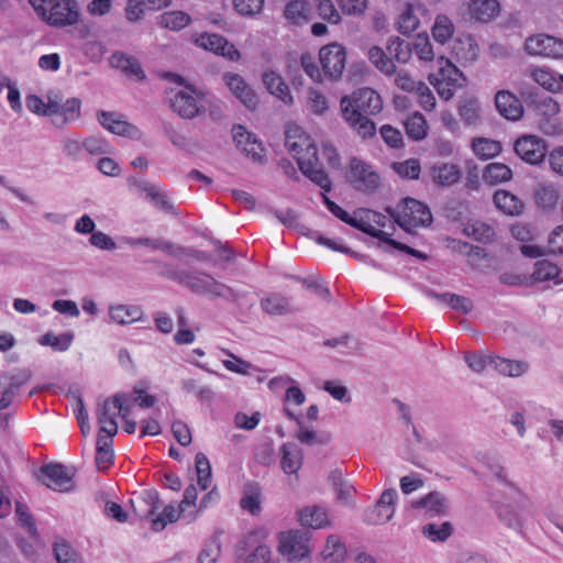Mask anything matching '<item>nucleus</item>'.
<instances>
[{
	"instance_id": "obj_1",
	"label": "nucleus",
	"mask_w": 563,
	"mask_h": 563,
	"mask_svg": "<svg viewBox=\"0 0 563 563\" xmlns=\"http://www.w3.org/2000/svg\"><path fill=\"white\" fill-rule=\"evenodd\" d=\"M342 118L349 126L361 137H373L376 125L369 119L383 110L382 97L372 88L363 87L340 100Z\"/></svg>"
},
{
	"instance_id": "obj_2",
	"label": "nucleus",
	"mask_w": 563,
	"mask_h": 563,
	"mask_svg": "<svg viewBox=\"0 0 563 563\" xmlns=\"http://www.w3.org/2000/svg\"><path fill=\"white\" fill-rule=\"evenodd\" d=\"M285 145L296 158L301 173L324 191L331 190L328 174L319 167L318 152L312 140L299 129L286 131Z\"/></svg>"
},
{
	"instance_id": "obj_3",
	"label": "nucleus",
	"mask_w": 563,
	"mask_h": 563,
	"mask_svg": "<svg viewBox=\"0 0 563 563\" xmlns=\"http://www.w3.org/2000/svg\"><path fill=\"white\" fill-rule=\"evenodd\" d=\"M35 12L51 26L73 25L79 20L75 0H29Z\"/></svg>"
},
{
	"instance_id": "obj_4",
	"label": "nucleus",
	"mask_w": 563,
	"mask_h": 563,
	"mask_svg": "<svg viewBox=\"0 0 563 563\" xmlns=\"http://www.w3.org/2000/svg\"><path fill=\"white\" fill-rule=\"evenodd\" d=\"M386 211L406 231H410L412 228L429 225L432 222L429 208L413 198H405L396 209L388 207Z\"/></svg>"
},
{
	"instance_id": "obj_5",
	"label": "nucleus",
	"mask_w": 563,
	"mask_h": 563,
	"mask_svg": "<svg viewBox=\"0 0 563 563\" xmlns=\"http://www.w3.org/2000/svg\"><path fill=\"white\" fill-rule=\"evenodd\" d=\"M309 533L301 530H289L279 534L280 554L289 561L302 560L310 553Z\"/></svg>"
},
{
	"instance_id": "obj_6",
	"label": "nucleus",
	"mask_w": 563,
	"mask_h": 563,
	"mask_svg": "<svg viewBox=\"0 0 563 563\" xmlns=\"http://www.w3.org/2000/svg\"><path fill=\"white\" fill-rule=\"evenodd\" d=\"M319 60L325 77L339 80L346 64L345 48L338 43H331L321 47Z\"/></svg>"
},
{
	"instance_id": "obj_7",
	"label": "nucleus",
	"mask_w": 563,
	"mask_h": 563,
	"mask_svg": "<svg viewBox=\"0 0 563 563\" xmlns=\"http://www.w3.org/2000/svg\"><path fill=\"white\" fill-rule=\"evenodd\" d=\"M41 471L44 476L43 484H45L48 488L57 492H69L74 489V468L55 463L42 466Z\"/></svg>"
},
{
	"instance_id": "obj_8",
	"label": "nucleus",
	"mask_w": 563,
	"mask_h": 563,
	"mask_svg": "<svg viewBox=\"0 0 563 563\" xmlns=\"http://www.w3.org/2000/svg\"><path fill=\"white\" fill-rule=\"evenodd\" d=\"M529 55L559 58L563 56V40L547 34L529 36L525 42Z\"/></svg>"
},
{
	"instance_id": "obj_9",
	"label": "nucleus",
	"mask_w": 563,
	"mask_h": 563,
	"mask_svg": "<svg viewBox=\"0 0 563 563\" xmlns=\"http://www.w3.org/2000/svg\"><path fill=\"white\" fill-rule=\"evenodd\" d=\"M517 155L531 165H538L547 156L548 148L545 142L536 135H522L514 145Z\"/></svg>"
},
{
	"instance_id": "obj_10",
	"label": "nucleus",
	"mask_w": 563,
	"mask_h": 563,
	"mask_svg": "<svg viewBox=\"0 0 563 563\" xmlns=\"http://www.w3.org/2000/svg\"><path fill=\"white\" fill-rule=\"evenodd\" d=\"M350 181L355 189L372 191L379 185V176L372 167L358 158L350 161Z\"/></svg>"
},
{
	"instance_id": "obj_11",
	"label": "nucleus",
	"mask_w": 563,
	"mask_h": 563,
	"mask_svg": "<svg viewBox=\"0 0 563 563\" xmlns=\"http://www.w3.org/2000/svg\"><path fill=\"white\" fill-rule=\"evenodd\" d=\"M185 88L177 91L170 99V108L183 119H192L201 112L197 100L200 95L190 85H185Z\"/></svg>"
},
{
	"instance_id": "obj_12",
	"label": "nucleus",
	"mask_w": 563,
	"mask_h": 563,
	"mask_svg": "<svg viewBox=\"0 0 563 563\" xmlns=\"http://www.w3.org/2000/svg\"><path fill=\"white\" fill-rule=\"evenodd\" d=\"M396 496L397 492L394 488L384 490L374 507L366 511L365 521L369 525L388 522L395 514Z\"/></svg>"
},
{
	"instance_id": "obj_13",
	"label": "nucleus",
	"mask_w": 563,
	"mask_h": 563,
	"mask_svg": "<svg viewBox=\"0 0 563 563\" xmlns=\"http://www.w3.org/2000/svg\"><path fill=\"white\" fill-rule=\"evenodd\" d=\"M99 123L113 134L120 136H128L131 139H139L141 136L140 130L124 120L122 114L109 111H99L97 113Z\"/></svg>"
},
{
	"instance_id": "obj_14",
	"label": "nucleus",
	"mask_w": 563,
	"mask_h": 563,
	"mask_svg": "<svg viewBox=\"0 0 563 563\" xmlns=\"http://www.w3.org/2000/svg\"><path fill=\"white\" fill-rule=\"evenodd\" d=\"M196 43L203 49L221 55L229 60H238L241 57L240 52L232 43H229L227 38L216 33H203L196 40Z\"/></svg>"
},
{
	"instance_id": "obj_15",
	"label": "nucleus",
	"mask_w": 563,
	"mask_h": 563,
	"mask_svg": "<svg viewBox=\"0 0 563 563\" xmlns=\"http://www.w3.org/2000/svg\"><path fill=\"white\" fill-rule=\"evenodd\" d=\"M443 79L437 80L434 87L439 96L444 100H450L454 96V90L465 86L466 78L454 65L446 60V67L441 68Z\"/></svg>"
},
{
	"instance_id": "obj_16",
	"label": "nucleus",
	"mask_w": 563,
	"mask_h": 563,
	"mask_svg": "<svg viewBox=\"0 0 563 563\" xmlns=\"http://www.w3.org/2000/svg\"><path fill=\"white\" fill-rule=\"evenodd\" d=\"M223 79L235 98L247 109L254 110L256 108L258 102L257 96L242 76L227 73L223 75Z\"/></svg>"
},
{
	"instance_id": "obj_17",
	"label": "nucleus",
	"mask_w": 563,
	"mask_h": 563,
	"mask_svg": "<svg viewBox=\"0 0 563 563\" xmlns=\"http://www.w3.org/2000/svg\"><path fill=\"white\" fill-rule=\"evenodd\" d=\"M233 140L238 148L252 157L255 162H262L264 157V147L254 134L246 131L242 125L233 128Z\"/></svg>"
},
{
	"instance_id": "obj_18",
	"label": "nucleus",
	"mask_w": 563,
	"mask_h": 563,
	"mask_svg": "<svg viewBox=\"0 0 563 563\" xmlns=\"http://www.w3.org/2000/svg\"><path fill=\"white\" fill-rule=\"evenodd\" d=\"M495 104L500 115L510 121L519 120L523 114L521 101L509 90H500L495 96Z\"/></svg>"
},
{
	"instance_id": "obj_19",
	"label": "nucleus",
	"mask_w": 563,
	"mask_h": 563,
	"mask_svg": "<svg viewBox=\"0 0 563 563\" xmlns=\"http://www.w3.org/2000/svg\"><path fill=\"white\" fill-rule=\"evenodd\" d=\"M143 317L142 308L135 305H114L109 307L110 320L121 325L142 321Z\"/></svg>"
},
{
	"instance_id": "obj_20",
	"label": "nucleus",
	"mask_w": 563,
	"mask_h": 563,
	"mask_svg": "<svg viewBox=\"0 0 563 563\" xmlns=\"http://www.w3.org/2000/svg\"><path fill=\"white\" fill-rule=\"evenodd\" d=\"M300 523L312 529H322L331 526L327 511L318 505L306 506L299 510Z\"/></svg>"
},
{
	"instance_id": "obj_21",
	"label": "nucleus",
	"mask_w": 563,
	"mask_h": 563,
	"mask_svg": "<svg viewBox=\"0 0 563 563\" xmlns=\"http://www.w3.org/2000/svg\"><path fill=\"white\" fill-rule=\"evenodd\" d=\"M415 508H423L424 515L429 518L445 515L448 511V500L439 492H432L426 497L412 503Z\"/></svg>"
},
{
	"instance_id": "obj_22",
	"label": "nucleus",
	"mask_w": 563,
	"mask_h": 563,
	"mask_svg": "<svg viewBox=\"0 0 563 563\" xmlns=\"http://www.w3.org/2000/svg\"><path fill=\"white\" fill-rule=\"evenodd\" d=\"M347 554L346 545L339 534H329L321 551V556L327 563H342Z\"/></svg>"
},
{
	"instance_id": "obj_23",
	"label": "nucleus",
	"mask_w": 563,
	"mask_h": 563,
	"mask_svg": "<svg viewBox=\"0 0 563 563\" xmlns=\"http://www.w3.org/2000/svg\"><path fill=\"white\" fill-rule=\"evenodd\" d=\"M110 63L113 67L123 71L126 76L135 77L137 80H144L145 74L139 60L124 53L117 52L112 54Z\"/></svg>"
},
{
	"instance_id": "obj_24",
	"label": "nucleus",
	"mask_w": 563,
	"mask_h": 563,
	"mask_svg": "<svg viewBox=\"0 0 563 563\" xmlns=\"http://www.w3.org/2000/svg\"><path fill=\"white\" fill-rule=\"evenodd\" d=\"M285 19L294 25L307 24L311 19V8L306 0H291L284 9Z\"/></svg>"
},
{
	"instance_id": "obj_25",
	"label": "nucleus",
	"mask_w": 563,
	"mask_h": 563,
	"mask_svg": "<svg viewBox=\"0 0 563 563\" xmlns=\"http://www.w3.org/2000/svg\"><path fill=\"white\" fill-rule=\"evenodd\" d=\"M263 84L273 96L280 99L286 104L292 103L288 86L285 84L280 75L275 71H266L263 74Z\"/></svg>"
},
{
	"instance_id": "obj_26",
	"label": "nucleus",
	"mask_w": 563,
	"mask_h": 563,
	"mask_svg": "<svg viewBox=\"0 0 563 563\" xmlns=\"http://www.w3.org/2000/svg\"><path fill=\"white\" fill-rule=\"evenodd\" d=\"M262 310L271 317L288 314L292 311L289 299L274 292L261 299Z\"/></svg>"
},
{
	"instance_id": "obj_27",
	"label": "nucleus",
	"mask_w": 563,
	"mask_h": 563,
	"mask_svg": "<svg viewBox=\"0 0 563 563\" xmlns=\"http://www.w3.org/2000/svg\"><path fill=\"white\" fill-rule=\"evenodd\" d=\"M493 199L496 207L507 214L519 216L525 210L523 201L509 191L497 190Z\"/></svg>"
},
{
	"instance_id": "obj_28",
	"label": "nucleus",
	"mask_w": 563,
	"mask_h": 563,
	"mask_svg": "<svg viewBox=\"0 0 563 563\" xmlns=\"http://www.w3.org/2000/svg\"><path fill=\"white\" fill-rule=\"evenodd\" d=\"M280 465L286 474H296L302 464V452L292 444L285 443L280 448Z\"/></svg>"
},
{
	"instance_id": "obj_29",
	"label": "nucleus",
	"mask_w": 563,
	"mask_h": 563,
	"mask_svg": "<svg viewBox=\"0 0 563 563\" xmlns=\"http://www.w3.org/2000/svg\"><path fill=\"white\" fill-rule=\"evenodd\" d=\"M172 277L191 291L200 295L205 288V282L207 283L205 278H209L210 274L199 271H180L174 273Z\"/></svg>"
},
{
	"instance_id": "obj_30",
	"label": "nucleus",
	"mask_w": 563,
	"mask_h": 563,
	"mask_svg": "<svg viewBox=\"0 0 563 563\" xmlns=\"http://www.w3.org/2000/svg\"><path fill=\"white\" fill-rule=\"evenodd\" d=\"M351 227L378 239L380 242L388 243L390 240V233H387L380 229L375 228L374 225H369L367 219L364 213V209H358L354 212V216L351 217L350 223Z\"/></svg>"
},
{
	"instance_id": "obj_31",
	"label": "nucleus",
	"mask_w": 563,
	"mask_h": 563,
	"mask_svg": "<svg viewBox=\"0 0 563 563\" xmlns=\"http://www.w3.org/2000/svg\"><path fill=\"white\" fill-rule=\"evenodd\" d=\"M498 0H472L470 3V13L477 21H489L498 13Z\"/></svg>"
},
{
	"instance_id": "obj_32",
	"label": "nucleus",
	"mask_w": 563,
	"mask_h": 563,
	"mask_svg": "<svg viewBox=\"0 0 563 563\" xmlns=\"http://www.w3.org/2000/svg\"><path fill=\"white\" fill-rule=\"evenodd\" d=\"M432 179L441 186H451L459 181L461 173L454 164H441L432 167Z\"/></svg>"
},
{
	"instance_id": "obj_33",
	"label": "nucleus",
	"mask_w": 563,
	"mask_h": 563,
	"mask_svg": "<svg viewBox=\"0 0 563 563\" xmlns=\"http://www.w3.org/2000/svg\"><path fill=\"white\" fill-rule=\"evenodd\" d=\"M369 62L384 75L393 76L396 74V65L393 58L388 57L379 46H372L368 51Z\"/></svg>"
},
{
	"instance_id": "obj_34",
	"label": "nucleus",
	"mask_w": 563,
	"mask_h": 563,
	"mask_svg": "<svg viewBox=\"0 0 563 563\" xmlns=\"http://www.w3.org/2000/svg\"><path fill=\"white\" fill-rule=\"evenodd\" d=\"M463 232L465 235L482 243L492 242L495 238L494 228L478 220L467 222L464 225Z\"/></svg>"
},
{
	"instance_id": "obj_35",
	"label": "nucleus",
	"mask_w": 563,
	"mask_h": 563,
	"mask_svg": "<svg viewBox=\"0 0 563 563\" xmlns=\"http://www.w3.org/2000/svg\"><path fill=\"white\" fill-rule=\"evenodd\" d=\"M243 510L252 515H258L261 511V488L256 483H250L244 488V495L240 500Z\"/></svg>"
},
{
	"instance_id": "obj_36",
	"label": "nucleus",
	"mask_w": 563,
	"mask_h": 563,
	"mask_svg": "<svg viewBox=\"0 0 563 563\" xmlns=\"http://www.w3.org/2000/svg\"><path fill=\"white\" fill-rule=\"evenodd\" d=\"M459 114L465 124H475L479 119V103L475 97L464 96L459 101Z\"/></svg>"
},
{
	"instance_id": "obj_37",
	"label": "nucleus",
	"mask_w": 563,
	"mask_h": 563,
	"mask_svg": "<svg viewBox=\"0 0 563 563\" xmlns=\"http://www.w3.org/2000/svg\"><path fill=\"white\" fill-rule=\"evenodd\" d=\"M386 48L391 56L390 58H394L401 64L408 63L412 55V47L410 43L398 36L390 37L387 42Z\"/></svg>"
},
{
	"instance_id": "obj_38",
	"label": "nucleus",
	"mask_w": 563,
	"mask_h": 563,
	"mask_svg": "<svg viewBox=\"0 0 563 563\" xmlns=\"http://www.w3.org/2000/svg\"><path fill=\"white\" fill-rule=\"evenodd\" d=\"M512 178V170L503 163L488 164L483 173V179L489 185L508 181Z\"/></svg>"
},
{
	"instance_id": "obj_39",
	"label": "nucleus",
	"mask_w": 563,
	"mask_h": 563,
	"mask_svg": "<svg viewBox=\"0 0 563 563\" xmlns=\"http://www.w3.org/2000/svg\"><path fill=\"white\" fill-rule=\"evenodd\" d=\"M494 368L501 375L519 377L528 371V364L520 361H511L495 356Z\"/></svg>"
},
{
	"instance_id": "obj_40",
	"label": "nucleus",
	"mask_w": 563,
	"mask_h": 563,
	"mask_svg": "<svg viewBox=\"0 0 563 563\" xmlns=\"http://www.w3.org/2000/svg\"><path fill=\"white\" fill-rule=\"evenodd\" d=\"M205 288L200 295H209L213 298H232L236 300L239 298V292L234 291L231 287L217 280L214 277L210 275L209 278H205Z\"/></svg>"
},
{
	"instance_id": "obj_41",
	"label": "nucleus",
	"mask_w": 563,
	"mask_h": 563,
	"mask_svg": "<svg viewBox=\"0 0 563 563\" xmlns=\"http://www.w3.org/2000/svg\"><path fill=\"white\" fill-rule=\"evenodd\" d=\"M112 439L109 435L98 434L96 464L99 470H106L112 462Z\"/></svg>"
},
{
	"instance_id": "obj_42",
	"label": "nucleus",
	"mask_w": 563,
	"mask_h": 563,
	"mask_svg": "<svg viewBox=\"0 0 563 563\" xmlns=\"http://www.w3.org/2000/svg\"><path fill=\"white\" fill-rule=\"evenodd\" d=\"M453 52L459 60L466 63H474L478 57V46L471 37L457 40L453 46Z\"/></svg>"
},
{
	"instance_id": "obj_43",
	"label": "nucleus",
	"mask_w": 563,
	"mask_h": 563,
	"mask_svg": "<svg viewBox=\"0 0 563 563\" xmlns=\"http://www.w3.org/2000/svg\"><path fill=\"white\" fill-rule=\"evenodd\" d=\"M190 21V16L183 11H169L159 15V25L174 31L186 27Z\"/></svg>"
},
{
	"instance_id": "obj_44",
	"label": "nucleus",
	"mask_w": 563,
	"mask_h": 563,
	"mask_svg": "<svg viewBox=\"0 0 563 563\" xmlns=\"http://www.w3.org/2000/svg\"><path fill=\"white\" fill-rule=\"evenodd\" d=\"M453 33L454 25L452 21L446 15H438L432 27L434 41L444 44L452 37Z\"/></svg>"
},
{
	"instance_id": "obj_45",
	"label": "nucleus",
	"mask_w": 563,
	"mask_h": 563,
	"mask_svg": "<svg viewBox=\"0 0 563 563\" xmlns=\"http://www.w3.org/2000/svg\"><path fill=\"white\" fill-rule=\"evenodd\" d=\"M407 135L415 140L420 141L427 135V122L421 113L416 112L405 121Z\"/></svg>"
},
{
	"instance_id": "obj_46",
	"label": "nucleus",
	"mask_w": 563,
	"mask_h": 563,
	"mask_svg": "<svg viewBox=\"0 0 563 563\" xmlns=\"http://www.w3.org/2000/svg\"><path fill=\"white\" fill-rule=\"evenodd\" d=\"M422 534L432 542H443L453 532V527L450 522L441 525L428 523L422 527Z\"/></svg>"
},
{
	"instance_id": "obj_47",
	"label": "nucleus",
	"mask_w": 563,
	"mask_h": 563,
	"mask_svg": "<svg viewBox=\"0 0 563 563\" xmlns=\"http://www.w3.org/2000/svg\"><path fill=\"white\" fill-rule=\"evenodd\" d=\"M473 151L482 159H488L498 155L501 151V145L498 141L488 139H477L473 141Z\"/></svg>"
},
{
	"instance_id": "obj_48",
	"label": "nucleus",
	"mask_w": 563,
	"mask_h": 563,
	"mask_svg": "<svg viewBox=\"0 0 563 563\" xmlns=\"http://www.w3.org/2000/svg\"><path fill=\"white\" fill-rule=\"evenodd\" d=\"M197 481L201 489L206 490L211 484V466L205 453L196 454Z\"/></svg>"
},
{
	"instance_id": "obj_49",
	"label": "nucleus",
	"mask_w": 563,
	"mask_h": 563,
	"mask_svg": "<svg viewBox=\"0 0 563 563\" xmlns=\"http://www.w3.org/2000/svg\"><path fill=\"white\" fill-rule=\"evenodd\" d=\"M31 378V374L27 371L15 369L12 372H5L0 376V385L7 386L14 390H19Z\"/></svg>"
},
{
	"instance_id": "obj_50",
	"label": "nucleus",
	"mask_w": 563,
	"mask_h": 563,
	"mask_svg": "<svg viewBox=\"0 0 563 563\" xmlns=\"http://www.w3.org/2000/svg\"><path fill=\"white\" fill-rule=\"evenodd\" d=\"M81 101L78 98H69L62 103L57 115L62 117L63 124L74 122L80 118Z\"/></svg>"
},
{
	"instance_id": "obj_51",
	"label": "nucleus",
	"mask_w": 563,
	"mask_h": 563,
	"mask_svg": "<svg viewBox=\"0 0 563 563\" xmlns=\"http://www.w3.org/2000/svg\"><path fill=\"white\" fill-rule=\"evenodd\" d=\"M559 197V191L551 185L540 186L536 191V201L544 209L553 208L556 205Z\"/></svg>"
},
{
	"instance_id": "obj_52",
	"label": "nucleus",
	"mask_w": 563,
	"mask_h": 563,
	"mask_svg": "<svg viewBox=\"0 0 563 563\" xmlns=\"http://www.w3.org/2000/svg\"><path fill=\"white\" fill-rule=\"evenodd\" d=\"M393 169L402 178L418 179L421 168L418 159L409 158L404 162L393 163Z\"/></svg>"
},
{
	"instance_id": "obj_53",
	"label": "nucleus",
	"mask_w": 563,
	"mask_h": 563,
	"mask_svg": "<svg viewBox=\"0 0 563 563\" xmlns=\"http://www.w3.org/2000/svg\"><path fill=\"white\" fill-rule=\"evenodd\" d=\"M559 267L549 261H539L534 265L533 278L538 282L554 279L559 276Z\"/></svg>"
},
{
	"instance_id": "obj_54",
	"label": "nucleus",
	"mask_w": 563,
	"mask_h": 563,
	"mask_svg": "<svg viewBox=\"0 0 563 563\" xmlns=\"http://www.w3.org/2000/svg\"><path fill=\"white\" fill-rule=\"evenodd\" d=\"M183 511L184 510H180V507L176 509L173 505H167L162 515L152 520V529L155 531H162L166 527L167 521L176 522Z\"/></svg>"
},
{
	"instance_id": "obj_55",
	"label": "nucleus",
	"mask_w": 563,
	"mask_h": 563,
	"mask_svg": "<svg viewBox=\"0 0 563 563\" xmlns=\"http://www.w3.org/2000/svg\"><path fill=\"white\" fill-rule=\"evenodd\" d=\"M319 16L330 24L341 22V15L331 0H316Z\"/></svg>"
},
{
	"instance_id": "obj_56",
	"label": "nucleus",
	"mask_w": 563,
	"mask_h": 563,
	"mask_svg": "<svg viewBox=\"0 0 563 563\" xmlns=\"http://www.w3.org/2000/svg\"><path fill=\"white\" fill-rule=\"evenodd\" d=\"M73 339L74 334L70 332L64 333L59 336L48 332L42 336L41 343L43 345H49L56 351H66L70 346Z\"/></svg>"
},
{
	"instance_id": "obj_57",
	"label": "nucleus",
	"mask_w": 563,
	"mask_h": 563,
	"mask_svg": "<svg viewBox=\"0 0 563 563\" xmlns=\"http://www.w3.org/2000/svg\"><path fill=\"white\" fill-rule=\"evenodd\" d=\"M533 103L538 113L545 118L555 117L560 112L559 102L550 96L538 97Z\"/></svg>"
},
{
	"instance_id": "obj_58",
	"label": "nucleus",
	"mask_w": 563,
	"mask_h": 563,
	"mask_svg": "<svg viewBox=\"0 0 563 563\" xmlns=\"http://www.w3.org/2000/svg\"><path fill=\"white\" fill-rule=\"evenodd\" d=\"M530 77L540 86L548 90H555L558 87L553 74L547 68H532L529 70Z\"/></svg>"
},
{
	"instance_id": "obj_59",
	"label": "nucleus",
	"mask_w": 563,
	"mask_h": 563,
	"mask_svg": "<svg viewBox=\"0 0 563 563\" xmlns=\"http://www.w3.org/2000/svg\"><path fill=\"white\" fill-rule=\"evenodd\" d=\"M494 358L495 355L492 354H465V361L468 367L476 373H482L488 365H493Z\"/></svg>"
},
{
	"instance_id": "obj_60",
	"label": "nucleus",
	"mask_w": 563,
	"mask_h": 563,
	"mask_svg": "<svg viewBox=\"0 0 563 563\" xmlns=\"http://www.w3.org/2000/svg\"><path fill=\"white\" fill-rule=\"evenodd\" d=\"M146 199L150 200L156 208L167 212L174 213L175 207L168 199L167 195L155 186L152 191L147 195Z\"/></svg>"
},
{
	"instance_id": "obj_61",
	"label": "nucleus",
	"mask_w": 563,
	"mask_h": 563,
	"mask_svg": "<svg viewBox=\"0 0 563 563\" xmlns=\"http://www.w3.org/2000/svg\"><path fill=\"white\" fill-rule=\"evenodd\" d=\"M54 554L58 563H79L78 554L65 541L55 543Z\"/></svg>"
},
{
	"instance_id": "obj_62",
	"label": "nucleus",
	"mask_w": 563,
	"mask_h": 563,
	"mask_svg": "<svg viewBox=\"0 0 563 563\" xmlns=\"http://www.w3.org/2000/svg\"><path fill=\"white\" fill-rule=\"evenodd\" d=\"M419 25L418 18L413 14L411 8H406L398 20V31L404 35H409Z\"/></svg>"
},
{
	"instance_id": "obj_63",
	"label": "nucleus",
	"mask_w": 563,
	"mask_h": 563,
	"mask_svg": "<svg viewBox=\"0 0 563 563\" xmlns=\"http://www.w3.org/2000/svg\"><path fill=\"white\" fill-rule=\"evenodd\" d=\"M417 56L422 60H432L434 57L431 43L427 34H418L413 47Z\"/></svg>"
},
{
	"instance_id": "obj_64",
	"label": "nucleus",
	"mask_w": 563,
	"mask_h": 563,
	"mask_svg": "<svg viewBox=\"0 0 563 563\" xmlns=\"http://www.w3.org/2000/svg\"><path fill=\"white\" fill-rule=\"evenodd\" d=\"M338 4L342 12L347 15H361L367 7V0H338Z\"/></svg>"
}]
</instances>
